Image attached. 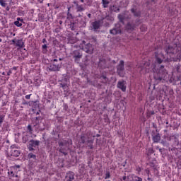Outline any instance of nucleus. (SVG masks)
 <instances>
[{"label":"nucleus","mask_w":181,"mask_h":181,"mask_svg":"<svg viewBox=\"0 0 181 181\" xmlns=\"http://www.w3.org/2000/svg\"><path fill=\"white\" fill-rule=\"evenodd\" d=\"M164 49L171 59H179L181 56L180 47H178L176 44L170 45L165 47Z\"/></svg>","instance_id":"f257e3e1"},{"label":"nucleus","mask_w":181,"mask_h":181,"mask_svg":"<svg viewBox=\"0 0 181 181\" xmlns=\"http://www.w3.org/2000/svg\"><path fill=\"white\" fill-rule=\"evenodd\" d=\"M94 138H95V136L93 135L91 132H88L81 134L80 139L81 144H86L90 149H93V148H94L93 146V144H94Z\"/></svg>","instance_id":"f03ea898"},{"label":"nucleus","mask_w":181,"mask_h":181,"mask_svg":"<svg viewBox=\"0 0 181 181\" xmlns=\"http://www.w3.org/2000/svg\"><path fill=\"white\" fill-rule=\"evenodd\" d=\"M58 144L59 146V152L64 155H67V151H69V144H70V141L63 139L59 141Z\"/></svg>","instance_id":"7ed1b4c3"},{"label":"nucleus","mask_w":181,"mask_h":181,"mask_svg":"<svg viewBox=\"0 0 181 181\" xmlns=\"http://www.w3.org/2000/svg\"><path fill=\"white\" fill-rule=\"evenodd\" d=\"M71 56L74 59L75 63H80V60L83 57V54L78 50H74L71 53Z\"/></svg>","instance_id":"20e7f679"},{"label":"nucleus","mask_w":181,"mask_h":181,"mask_svg":"<svg viewBox=\"0 0 181 181\" xmlns=\"http://www.w3.org/2000/svg\"><path fill=\"white\" fill-rule=\"evenodd\" d=\"M124 60H121L119 64L117 66V72L120 76V77H124V70L125 68L124 67Z\"/></svg>","instance_id":"39448f33"},{"label":"nucleus","mask_w":181,"mask_h":181,"mask_svg":"<svg viewBox=\"0 0 181 181\" xmlns=\"http://www.w3.org/2000/svg\"><path fill=\"white\" fill-rule=\"evenodd\" d=\"M39 144H40V141L37 140H30L29 144L28 145V148L29 151H34L33 148H36V146H39Z\"/></svg>","instance_id":"423d86ee"},{"label":"nucleus","mask_w":181,"mask_h":181,"mask_svg":"<svg viewBox=\"0 0 181 181\" xmlns=\"http://www.w3.org/2000/svg\"><path fill=\"white\" fill-rule=\"evenodd\" d=\"M155 59L158 64H161L165 60V56L162 53L155 52Z\"/></svg>","instance_id":"0eeeda50"},{"label":"nucleus","mask_w":181,"mask_h":181,"mask_svg":"<svg viewBox=\"0 0 181 181\" xmlns=\"http://www.w3.org/2000/svg\"><path fill=\"white\" fill-rule=\"evenodd\" d=\"M60 69H62V64H52L49 66L50 71H60Z\"/></svg>","instance_id":"6e6552de"},{"label":"nucleus","mask_w":181,"mask_h":181,"mask_svg":"<svg viewBox=\"0 0 181 181\" xmlns=\"http://www.w3.org/2000/svg\"><path fill=\"white\" fill-rule=\"evenodd\" d=\"M127 181H142V178L134 174H130L127 176Z\"/></svg>","instance_id":"1a4fd4ad"},{"label":"nucleus","mask_w":181,"mask_h":181,"mask_svg":"<svg viewBox=\"0 0 181 181\" xmlns=\"http://www.w3.org/2000/svg\"><path fill=\"white\" fill-rule=\"evenodd\" d=\"M83 50L86 52V53H89V54H91V53H93V45L90 43L85 45L83 47Z\"/></svg>","instance_id":"9d476101"},{"label":"nucleus","mask_w":181,"mask_h":181,"mask_svg":"<svg viewBox=\"0 0 181 181\" xmlns=\"http://www.w3.org/2000/svg\"><path fill=\"white\" fill-rule=\"evenodd\" d=\"M10 155L11 156H14L15 158H18L19 155H21V151L17 150L15 147H11Z\"/></svg>","instance_id":"9b49d317"},{"label":"nucleus","mask_w":181,"mask_h":181,"mask_svg":"<svg viewBox=\"0 0 181 181\" xmlns=\"http://www.w3.org/2000/svg\"><path fill=\"white\" fill-rule=\"evenodd\" d=\"M126 82L125 81H119L117 83V88L122 90V91H127V86H125Z\"/></svg>","instance_id":"f8f14e48"},{"label":"nucleus","mask_w":181,"mask_h":181,"mask_svg":"<svg viewBox=\"0 0 181 181\" xmlns=\"http://www.w3.org/2000/svg\"><path fill=\"white\" fill-rule=\"evenodd\" d=\"M74 5H76V12H84L86 11V8L83 6V5H79L77 1H74Z\"/></svg>","instance_id":"ddd939ff"},{"label":"nucleus","mask_w":181,"mask_h":181,"mask_svg":"<svg viewBox=\"0 0 181 181\" xmlns=\"http://www.w3.org/2000/svg\"><path fill=\"white\" fill-rule=\"evenodd\" d=\"M65 180L66 181H73V180H74V173H73V172L67 173L66 176H65Z\"/></svg>","instance_id":"4468645a"},{"label":"nucleus","mask_w":181,"mask_h":181,"mask_svg":"<svg viewBox=\"0 0 181 181\" xmlns=\"http://www.w3.org/2000/svg\"><path fill=\"white\" fill-rule=\"evenodd\" d=\"M149 66H151L149 62H145L144 66H141V71H143V73H148L149 71Z\"/></svg>","instance_id":"2eb2a0df"},{"label":"nucleus","mask_w":181,"mask_h":181,"mask_svg":"<svg viewBox=\"0 0 181 181\" xmlns=\"http://www.w3.org/2000/svg\"><path fill=\"white\" fill-rule=\"evenodd\" d=\"M168 141H174V146H179V139L177 136L173 135L168 138Z\"/></svg>","instance_id":"dca6fc26"},{"label":"nucleus","mask_w":181,"mask_h":181,"mask_svg":"<svg viewBox=\"0 0 181 181\" xmlns=\"http://www.w3.org/2000/svg\"><path fill=\"white\" fill-rule=\"evenodd\" d=\"M92 27L93 28L94 30H98L100 29L101 26V21L98 20L92 23Z\"/></svg>","instance_id":"f3484780"},{"label":"nucleus","mask_w":181,"mask_h":181,"mask_svg":"<svg viewBox=\"0 0 181 181\" xmlns=\"http://www.w3.org/2000/svg\"><path fill=\"white\" fill-rule=\"evenodd\" d=\"M16 46L20 49H23L25 47V42L23 39L17 40L16 42Z\"/></svg>","instance_id":"a211bd4d"},{"label":"nucleus","mask_w":181,"mask_h":181,"mask_svg":"<svg viewBox=\"0 0 181 181\" xmlns=\"http://www.w3.org/2000/svg\"><path fill=\"white\" fill-rule=\"evenodd\" d=\"M98 66L100 67V69H105L107 67V61L104 59H100Z\"/></svg>","instance_id":"6ab92c4d"},{"label":"nucleus","mask_w":181,"mask_h":181,"mask_svg":"<svg viewBox=\"0 0 181 181\" xmlns=\"http://www.w3.org/2000/svg\"><path fill=\"white\" fill-rule=\"evenodd\" d=\"M131 12L134 14V16H136V18H139L141 16V11L136 8H132Z\"/></svg>","instance_id":"aec40b11"},{"label":"nucleus","mask_w":181,"mask_h":181,"mask_svg":"<svg viewBox=\"0 0 181 181\" xmlns=\"http://www.w3.org/2000/svg\"><path fill=\"white\" fill-rule=\"evenodd\" d=\"M126 29L127 30H130V32H132V30H135V24H132L131 23H128L127 26H126Z\"/></svg>","instance_id":"412c9836"},{"label":"nucleus","mask_w":181,"mask_h":181,"mask_svg":"<svg viewBox=\"0 0 181 181\" xmlns=\"http://www.w3.org/2000/svg\"><path fill=\"white\" fill-rule=\"evenodd\" d=\"M153 141L155 143H158L159 142V141H160V135L159 134V133L154 135L153 134Z\"/></svg>","instance_id":"4be33fe9"},{"label":"nucleus","mask_w":181,"mask_h":181,"mask_svg":"<svg viewBox=\"0 0 181 181\" xmlns=\"http://www.w3.org/2000/svg\"><path fill=\"white\" fill-rule=\"evenodd\" d=\"M23 23V20H21V18H18L17 21L14 22V25L17 26V28H21V26H22Z\"/></svg>","instance_id":"5701e85b"},{"label":"nucleus","mask_w":181,"mask_h":181,"mask_svg":"<svg viewBox=\"0 0 181 181\" xmlns=\"http://www.w3.org/2000/svg\"><path fill=\"white\" fill-rule=\"evenodd\" d=\"M113 30H116L117 32H119V33H121V24L119 23H117L115 25V27L112 29Z\"/></svg>","instance_id":"b1692460"},{"label":"nucleus","mask_w":181,"mask_h":181,"mask_svg":"<svg viewBox=\"0 0 181 181\" xmlns=\"http://www.w3.org/2000/svg\"><path fill=\"white\" fill-rule=\"evenodd\" d=\"M109 4L110 1H108V0H102V4L103 8H108Z\"/></svg>","instance_id":"393cba45"},{"label":"nucleus","mask_w":181,"mask_h":181,"mask_svg":"<svg viewBox=\"0 0 181 181\" xmlns=\"http://www.w3.org/2000/svg\"><path fill=\"white\" fill-rule=\"evenodd\" d=\"M28 141H29V136H28V135L23 136V137H22L23 144H26V142H28Z\"/></svg>","instance_id":"a878e982"},{"label":"nucleus","mask_w":181,"mask_h":181,"mask_svg":"<svg viewBox=\"0 0 181 181\" xmlns=\"http://www.w3.org/2000/svg\"><path fill=\"white\" fill-rule=\"evenodd\" d=\"M66 19H68V21L73 19V15L71 13H70V8H68Z\"/></svg>","instance_id":"bb28decb"},{"label":"nucleus","mask_w":181,"mask_h":181,"mask_svg":"<svg viewBox=\"0 0 181 181\" xmlns=\"http://www.w3.org/2000/svg\"><path fill=\"white\" fill-rule=\"evenodd\" d=\"M110 35H112L113 36H115V35H119V33H119L118 31H116V30H110Z\"/></svg>","instance_id":"cd10ccee"},{"label":"nucleus","mask_w":181,"mask_h":181,"mask_svg":"<svg viewBox=\"0 0 181 181\" xmlns=\"http://www.w3.org/2000/svg\"><path fill=\"white\" fill-rule=\"evenodd\" d=\"M28 159H35L36 160V155L33 154V153H30L28 155Z\"/></svg>","instance_id":"c85d7f7f"},{"label":"nucleus","mask_w":181,"mask_h":181,"mask_svg":"<svg viewBox=\"0 0 181 181\" xmlns=\"http://www.w3.org/2000/svg\"><path fill=\"white\" fill-rule=\"evenodd\" d=\"M105 19H106V21H108V22H114V17L111 16H107Z\"/></svg>","instance_id":"c756f323"},{"label":"nucleus","mask_w":181,"mask_h":181,"mask_svg":"<svg viewBox=\"0 0 181 181\" xmlns=\"http://www.w3.org/2000/svg\"><path fill=\"white\" fill-rule=\"evenodd\" d=\"M152 115H155V111L151 110L147 113V118H151Z\"/></svg>","instance_id":"7c9ffc66"},{"label":"nucleus","mask_w":181,"mask_h":181,"mask_svg":"<svg viewBox=\"0 0 181 181\" xmlns=\"http://www.w3.org/2000/svg\"><path fill=\"white\" fill-rule=\"evenodd\" d=\"M42 48V53H46V52H47V45L46 44L43 45Z\"/></svg>","instance_id":"2f4dec72"},{"label":"nucleus","mask_w":181,"mask_h":181,"mask_svg":"<svg viewBox=\"0 0 181 181\" xmlns=\"http://www.w3.org/2000/svg\"><path fill=\"white\" fill-rule=\"evenodd\" d=\"M60 87H62V88H63V90H67L68 86H67V84L61 83Z\"/></svg>","instance_id":"473e14b6"},{"label":"nucleus","mask_w":181,"mask_h":181,"mask_svg":"<svg viewBox=\"0 0 181 181\" xmlns=\"http://www.w3.org/2000/svg\"><path fill=\"white\" fill-rule=\"evenodd\" d=\"M111 177V174L110 173V171H107L105 173V179H110Z\"/></svg>","instance_id":"72a5a7b5"},{"label":"nucleus","mask_w":181,"mask_h":181,"mask_svg":"<svg viewBox=\"0 0 181 181\" xmlns=\"http://www.w3.org/2000/svg\"><path fill=\"white\" fill-rule=\"evenodd\" d=\"M146 29H147V28H146V25H141V26L140 27V30H141V32H145V31H146Z\"/></svg>","instance_id":"f704fd0d"},{"label":"nucleus","mask_w":181,"mask_h":181,"mask_svg":"<svg viewBox=\"0 0 181 181\" xmlns=\"http://www.w3.org/2000/svg\"><path fill=\"white\" fill-rule=\"evenodd\" d=\"M0 5L5 8V6H6V3H5L4 0H0Z\"/></svg>","instance_id":"c9c22d12"},{"label":"nucleus","mask_w":181,"mask_h":181,"mask_svg":"<svg viewBox=\"0 0 181 181\" xmlns=\"http://www.w3.org/2000/svg\"><path fill=\"white\" fill-rule=\"evenodd\" d=\"M27 129H28V131H29V132H30V134H32V132H33V129H32V126L30 124H29L27 127Z\"/></svg>","instance_id":"e433bc0d"},{"label":"nucleus","mask_w":181,"mask_h":181,"mask_svg":"<svg viewBox=\"0 0 181 181\" xmlns=\"http://www.w3.org/2000/svg\"><path fill=\"white\" fill-rule=\"evenodd\" d=\"M154 151H153V148H149L148 149V153H149V155H152V153H154Z\"/></svg>","instance_id":"4c0bfd02"},{"label":"nucleus","mask_w":181,"mask_h":181,"mask_svg":"<svg viewBox=\"0 0 181 181\" xmlns=\"http://www.w3.org/2000/svg\"><path fill=\"white\" fill-rule=\"evenodd\" d=\"M118 19L119 21H120V22H124V16H122V14H119L118 16Z\"/></svg>","instance_id":"58836bf2"},{"label":"nucleus","mask_w":181,"mask_h":181,"mask_svg":"<svg viewBox=\"0 0 181 181\" xmlns=\"http://www.w3.org/2000/svg\"><path fill=\"white\" fill-rule=\"evenodd\" d=\"M112 11H114V12H119V8H117V6H112Z\"/></svg>","instance_id":"ea45409f"},{"label":"nucleus","mask_w":181,"mask_h":181,"mask_svg":"<svg viewBox=\"0 0 181 181\" xmlns=\"http://www.w3.org/2000/svg\"><path fill=\"white\" fill-rule=\"evenodd\" d=\"M74 23H71L70 24V28L71 29V30H74L75 27H74Z\"/></svg>","instance_id":"a19ab883"},{"label":"nucleus","mask_w":181,"mask_h":181,"mask_svg":"<svg viewBox=\"0 0 181 181\" xmlns=\"http://www.w3.org/2000/svg\"><path fill=\"white\" fill-rule=\"evenodd\" d=\"M102 78H103V83H107L108 81V78L105 76H103Z\"/></svg>","instance_id":"79ce46f5"},{"label":"nucleus","mask_w":181,"mask_h":181,"mask_svg":"<svg viewBox=\"0 0 181 181\" xmlns=\"http://www.w3.org/2000/svg\"><path fill=\"white\" fill-rule=\"evenodd\" d=\"M2 122H4V116H0V127L2 124Z\"/></svg>","instance_id":"37998d69"},{"label":"nucleus","mask_w":181,"mask_h":181,"mask_svg":"<svg viewBox=\"0 0 181 181\" xmlns=\"http://www.w3.org/2000/svg\"><path fill=\"white\" fill-rule=\"evenodd\" d=\"M8 175H11L12 177H15V174L13 173V171L8 172Z\"/></svg>","instance_id":"c03bdc74"},{"label":"nucleus","mask_w":181,"mask_h":181,"mask_svg":"<svg viewBox=\"0 0 181 181\" xmlns=\"http://www.w3.org/2000/svg\"><path fill=\"white\" fill-rule=\"evenodd\" d=\"M17 40H18L16 38H14L13 40H12L11 42H12L13 45H16V41Z\"/></svg>","instance_id":"a18cd8bd"},{"label":"nucleus","mask_w":181,"mask_h":181,"mask_svg":"<svg viewBox=\"0 0 181 181\" xmlns=\"http://www.w3.org/2000/svg\"><path fill=\"white\" fill-rule=\"evenodd\" d=\"M30 95H32V94L26 95H25L26 100H30Z\"/></svg>","instance_id":"49530a36"},{"label":"nucleus","mask_w":181,"mask_h":181,"mask_svg":"<svg viewBox=\"0 0 181 181\" xmlns=\"http://www.w3.org/2000/svg\"><path fill=\"white\" fill-rule=\"evenodd\" d=\"M11 74H12V71H11V70H9V71L7 72V76H11Z\"/></svg>","instance_id":"de8ad7c7"},{"label":"nucleus","mask_w":181,"mask_h":181,"mask_svg":"<svg viewBox=\"0 0 181 181\" xmlns=\"http://www.w3.org/2000/svg\"><path fill=\"white\" fill-rule=\"evenodd\" d=\"M105 26H106V28H110V23H105Z\"/></svg>","instance_id":"09e8293b"},{"label":"nucleus","mask_w":181,"mask_h":181,"mask_svg":"<svg viewBox=\"0 0 181 181\" xmlns=\"http://www.w3.org/2000/svg\"><path fill=\"white\" fill-rule=\"evenodd\" d=\"M122 179H123V180L125 181V180H127L128 179V177H127V176H123Z\"/></svg>","instance_id":"8fccbe9b"},{"label":"nucleus","mask_w":181,"mask_h":181,"mask_svg":"<svg viewBox=\"0 0 181 181\" xmlns=\"http://www.w3.org/2000/svg\"><path fill=\"white\" fill-rule=\"evenodd\" d=\"M47 41L46 40V38L42 39V43H47Z\"/></svg>","instance_id":"3c124183"},{"label":"nucleus","mask_w":181,"mask_h":181,"mask_svg":"<svg viewBox=\"0 0 181 181\" xmlns=\"http://www.w3.org/2000/svg\"><path fill=\"white\" fill-rule=\"evenodd\" d=\"M11 70H18V67L17 66H13Z\"/></svg>","instance_id":"603ef678"},{"label":"nucleus","mask_w":181,"mask_h":181,"mask_svg":"<svg viewBox=\"0 0 181 181\" xmlns=\"http://www.w3.org/2000/svg\"><path fill=\"white\" fill-rule=\"evenodd\" d=\"M147 180H148V181H153V180H152V178H151L149 177L147 178Z\"/></svg>","instance_id":"864d4df0"},{"label":"nucleus","mask_w":181,"mask_h":181,"mask_svg":"<svg viewBox=\"0 0 181 181\" xmlns=\"http://www.w3.org/2000/svg\"><path fill=\"white\" fill-rule=\"evenodd\" d=\"M59 25H63V21H59Z\"/></svg>","instance_id":"5fc2aeb1"},{"label":"nucleus","mask_w":181,"mask_h":181,"mask_svg":"<svg viewBox=\"0 0 181 181\" xmlns=\"http://www.w3.org/2000/svg\"><path fill=\"white\" fill-rule=\"evenodd\" d=\"M16 168H17V169H19V168H21V165H16Z\"/></svg>","instance_id":"6e6d98bb"},{"label":"nucleus","mask_w":181,"mask_h":181,"mask_svg":"<svg viewBox=\"0 0 181 181\" xmlns=\"http://www.w3.org/2000/svg\"><path fill=\"white\" fill-rule=\"evenodd\" d=\"M136 170H137V172H141V168H138L136 169Z\"/></svg>","instance_id":"4d7b16f0"},{"label":"nucleus","mask_w":181,"mask_h":181,"mask_svg":"<svg viewBox=\"0 0 181 181\" xmlns=\"http://www.w3.org/2000/svg\"><path fill=\"white\" fill-rule=\"evenodd\" d=\"M88 18H91V13H88Z\"/></svg>","instance_id":"13d9d810"},{"label":"nucleus","mask_w":181,"mask_h":181,"mask_svg":"<svg viewBox=\"0 0 181 181\" xmlns=\"http://www.w3.org/2000/svg\"><path fill=\"white\" fill-rule=\"evenodd\" d=\"M40 4H43V0H39Z\"/></svg>","instance_id":"bf43d9fd"},{"label":"nucleus","mask_w":181,"mask_h":181,"mask_svg":"<svg viewBox=\"0 0 181 181\" xmlns=\"http://www.w3.org/2000/svg\"><path fill=\"white\" fill-rule=\"evenodd\" d=\"M159 152H160V153H162V148H159Z\"/></svg>","instance_id":"052dcab7"},{"label":"nucleus","mask_w":181,"mask_h":181,"mask_svg":"<svg viewBox=\"0 0 181 181\" xmlns=\"http://www.w3.org/2000/svg\"><path fill=\"white\" fill-rule=\"evenodd\" d=\"M158 80H159L160 81H162V78L159 77V78H158Z\"/></svg>","instance_id":"680f3d73"},{"label":"nucleus","mask_w":181,"mask_h":181,"mask_svg":"<svg viewBox=\"0 0 181 181\" xmlns=\"http://www.w3.org/2000/svg\"><path fill=\"white\" fill-rule=\"evenodd\" d=\"M163 67L165 66L163 65H161L160 69H163Z\"/></svg>","instance_id":"e2e57ef3"},{"label":"nucleus","mask_w":181,"mask_h":181,"mask_svg":"<svg viewBox=\"0 0 181 181\" xmlns=\"http://www.w3.org/2000/svg\"><path fill=\"white\" fill-rule=\"evenodd\" d=\"M165 141H163L161 142V144H163V145H165Z\"/></svg>","instance_id":"0e129e2a"},{"label":"nucleus","mask_w":181,"mask_h":181,"mask_svg":"<svg viewBox=\"0 0 181 181\" xmlns=\"http://www.w3.org/2000/svg\"><path fill=\"white\" fill-rule=\"evenodd\" d=\"M81 2L82 4H83L84 0H81Z\"/></svg>","instance_id":"69168bd1"},{"label":"nucleus","mask_w":181,"mask_h":181,"mask_svg":"<svg viewBox=\"0 0 181 181\" xmlns=\"http://www.w3.org/2000/svg\"><path fill=\"white\" fill-rule=\"evenodd\" d=\"M14 177H18V175H14Z\"/></svg>","instance_id":"338daca9"},{"label":"nucleus","mask_w":181,"mask_h":181,"mask_svg":"<svg viewBox=\"0 0 181 181\" xmlns=\"http://www.w3.org/2000/svg\"><path fill=\"white\" fill-rule=\"evenodd\" d=\"M54 62H57V59H54Z\"/></svg>","instance_id":"774afa93"}]
</instances>
